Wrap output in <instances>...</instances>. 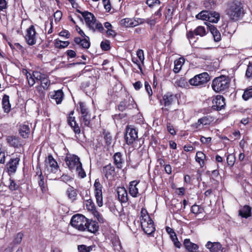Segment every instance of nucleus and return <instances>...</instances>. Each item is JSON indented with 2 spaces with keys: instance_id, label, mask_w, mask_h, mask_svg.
<instances>
[{
  "instance_id": "obj_1",
  "label": "nucleus",
  "mask_w": 252,
  "mask_h": 252,
  "mask_svg": "<svg viewBox=\"0 0 252 252\" xmlns=\"http://www.w3.org/2000/svg\"><path fill=\"white\" fill-rule=\"evenodd\" d=\"M225 12L229 19L234 21L241 20L245 14L244 4L239 0L227 2Z\"/></svg>"
},
{
  "instance_id": "obj_2",
  "label": "nucleus",
  "mask_w": 252,
  "mask_h": 252,
  "mask_svg": "<svg viewBox=\"0 0 252 252\" xmlns=\"http://www.w3.org/2000/svg\"><path fill=\"white\" fill-rule=\"evenodd\" d=\"M230 82L231 79L228 76L221 75L213 80L211 87L215 92L224 94L228 91Z\"/></svg>"
},
{
  "instance_id": "obj_3",
  "label": "nucleus",
  "mask_w": 252,
  "mask_h": 252,
  "mask_svg": "<svg viewBox=\"0 0 252 252\" xmlns=\"http://www.w3.org/2000/svg\"><path fill=\"white\" fill-rule=\"evenodd\" d=\"M140 221L141 228L143 231L149 236H154L156 228L154 221L148 214L147 209L142 208L140 212Z\"/></svg>"
},
{
  "instance_id": "obj_4",
  "label": "nucleus",
  "mask_w": 252,
  "mask_h": 252,
  "mask_svg": "<svg viewBox=\"0 0 252 252\" xmlns=\"http://www.w3.org/2000/svg\"><path fill=\"white\" fill-rule=\"evenodd\" d=\"M158 98L159 99L160 104L163 106L161 109L162 111H168L171 106L174 105L178 100V94L168 91L162 94L161 98L159 99L158 97Z\"/></svg>"
},
{
  "instance_id": "obj_5",
  "label": "nucleus",
  "mask_w": 252,
  "mask_h": 252,
  "mask_svg": "<svg viewBox=\"0 0 252 252\" xmlns=\"http://www.w3.org/2000/svg\"><path fill=\"white\" fill-rule=\"evenodd\" d=\"M210 80L209 74L206 72H204L197 74L190 79L189 80V83L191 86L201 88L205 87Z\"/></svg>"
},
{
  "instance_id": "obj_6",
  "label": "nucleus",
  "mask_w": 252,
  "mask_h": 252,
  "mask_svg": "<svg viewBox=\"0 0 252 252\" xmlns=\"http://www.w3.org/2000/svg\"><path fill=\"white\" fill-rule=\"evenodd\" d=\"M87 223V218L80 214L73 215L70 222L73 227L80 231H85L86 230Z\"/></svg>"
},
{
  "instance_id": "obj_7",
  "label": "nucleus",
  "mask_w": 252,
  "mask_h": 252,
  "mask_svg": "<svg viewBox=\"0 0 252 252\" xmlns=\"http://www.w3.org/2000/svg\"><path fill=\"white\" fill-rule=\"evenodd\" d=\"M45 171L48 174L50 173H56L59 170V166L56 160L51 154H48L44 160Z\"/></svg>"
},
{
  "instance_id": "obj_8",
  "label": "nucleus",
  "mask_w": 252,
  "mask_h": 252,
  "mask_svg": "<svg viewBox=\"0 0 252 252\" xmlns=\"http://www.w3.org/2000/svg\"><path fill=\"white\" fill-rule=\"evenodd\" d=\"M124 138L128 145H131L138 138V130L132 126H127Z\"/></svg>"
},
{
  "instance_id": "obj_9",
  "label": "nucleus",
  "mask_w": 252,
  "mask_h": 252,
  "mask_svg": "<svg viewBox=\"0 0 252 252\" xmlns=\"http://www.w3.org/2000/svg\"><path fill=\"white\" fill-rule=\"evenodd\" d=\"M64 160L69 169L71 171L78 167H81L82 164L79 158L77 156L69 153L66 154Z\"/></svg>"
},
{
  "instance_id": "obj_10",
  "label": "nucleus",
  "mask_w": 252,
  "mask_h": 252,
  "mask_svg": "<svg viewBox=\"0 0 252 252\" xmlns=\"http://www.w3.org/2000/svg\"><path fill=\"white\" fill-rule=\"evenodd\" d=\"M33 75L37 82H40L39 86L42 87L44 89L49 90L51 85V81L49 76L45 73H42L40 71H33Z\"/></svg>"
},
{
  "instance_id": "obj_11",
  "label": "nucleus",
  "mask_w": 252,
  "mask_h": 252,
  "mask_svg": "<svg viewBox=\"0 0 252 252\" xmlns=\"http://www.w3.org/2000/svg\"><path fill=\"white\" fill-rule=\"evenodd\" d=\"M94 194L96 199V202L99 207H102L103 205L102 189L103 186L100 183L99 179L94 181Z\"/></svg>"
},
{
  "instance_id": "obj_12",
  "label": "nucleus",
  "mask_w": 252,
  "mask_h": 252,
  "mask_svg": "<svg viewBox=\"0 0 252 252\" xmlns=\"http://www.w3.org/2000/svg\"><path fill=\"white\" fill-rule=\"evenodd\" d=\"M101 173L102 177L107 181L114 180L117 176L115 167L111 163L104 166L102 168Z\"/></svg>"
},
{
  "instance_id": "obj_13",
  "label": "nucleus",
  "mask_w": 252,
  "mask_h": 252,
  "mask_svg": "<svg viewBox=\"0 0 252 252\" xmlns=\"http://www.w3.org/2000/svg\"><path fill=\"white\" fill-rule=\"evenodd\" d=\"M86 206L87 210L90 212L100 223L104 222L102 215L96 210L95 205L91 199L86 200Z\"/></svg>"
},
{
  "instance_id": "obj_14",
  "label": "nucleus",
  "mask_w": 252,
  "mask_h": 252,
  "mask_svg": "<svg viewBox=\"0 0 252 252\" xmlns=\"http://www.w3.org/2000/svg\"><path fill=\"white\" fill-rule=\"evenodd\" d=\"M36 32L33 25H31L26 31L24 36L26 43L30 46H32L36 43Z\"/></svg>"
},
{
  "instance_id": "obj_15",
  "label": "nucleus",
  "mask_w": 252,
  "mask_h": 252,
  "mask_svg": "<svg viewBox=\"0 0 252 252\" xmlns=\"http://www.w3.org/2000/svg\"><path fill=\"white\" fill-rule=\"evenodd\" d=\"M20 161V156L16 155L13 156L6 163L7 171L9 175L14 174L17 169Z\"/></svg>"
},
{
  "instance_id": "obj_16",
  "label": "nucleus",
  "mask_w": 252,
  "mask_h": 252,
  "mask_svg": "<svg viewBox=\"0 0 252 252\" xmlns=\"http://www.w3.org/2000/svg\"><path fill=\"white\" fill-rule=\"evenodd\" d=\"M207 32L204 26H199L197 27L194 30H189L187 31L186 33L187 38L189 42L193 40L195 36H199L203 37L207 34Z\"/></svg>"
},
{
  "instance_id": "obj_17",
  "label": "nucleus",
  "mask_w": 252,
  "mask_h": 252,
  "mask_svg": "<svg viewBox=\"0 0 252 252\" xmlns=\"http://www.w3.org/2000/svg\"><path fill=\"white\" fill-rule=\"evenodd\" d=\"M6 141L10 147L15 149H20L25 144L24 141L20 137L13 135L7 136Z\"/></svg>"
},
{
  "instance_id": "obj_18",
  "label": "nucleus",
  "mask_w": 252,
  "mask_h": 252,
  "mask_svg": "<svg viewBox=\"0 0 252 252\" xmlns=\"http://www.w3.org/2000/svg\"><path fill=\"white\" fill-rule=\"evenodd\" d=\"M225 98L222 95H216L212 99V105L211 106V109L213 111H217L223 109L225 106Z\"/></svg>"
},
{
  "instance_id": "obj_19",
  "label": "nucleus",
  "mask_w": 252,
  "mask_h": 252,
  "mask_svg": "<svg viewBox=\"0 0 252 252\" xmlns=\"http://www.w3.org/2000/svg\"><path fill=\"white\" fill-rule=\"evenodd\" d=\"M96 84V78L94 76H84L81 82V87L83 89H88L93 90L95 88Z\"/></svg>"
},
{
  "instance_id": "obj_20",
  "label": "nucleus",
  "mask_w": 252,
  "mask_h": 252,
  "mask_svg": "<svg viewBox=\"0 0 252 252\" xmlns=\"http://www.w3.org/2000/svg\"><path fill=\"white\" fill-rule=\"evenodd\" d=\"M135 105L136 103L132 97H130L121 101L117 107L120 111L123 112L126 109H132L134 108Z\"/></svg>"
},
{
  "instance_id": "obj_21",
  "label": "nucleus",
  "mask_w": 252,
  "mask_h": 252,
  "mask_svg": "<svg viewBox=\"0 0 252 252\" xmlns=\"http://www.w3.org/2000/svg\"><path fill=\"white\" fill-rule=\"evenodd\" d=\"M77 12L80 13L83 17L84 18L85 23L90 29L93 25H94L96 21V19L94 17V15L88 11H85L82 12L79 9H77Z\"/></svg>"
},
{
  "instance_id": "obj_22",
  "label": "nucleus",
  "mask_w": 252,
  "mask_h": 252,
  "mask_svg": "<svg viewBox=\"0 0 252 252\" xmlns=\"http://www.w3.org/2000/svg\"><path fill=\"white\" fill-rule=\"evenodd\" d=\"M139 180H135L130 181L128 186L129 194L133 198H137L140 195L139 192L138 185L140 183Z\"/></svg>"
},
{
  "instance_id": "obj_23",
  "label": "nucleus",
  "mask_w": 252,
  "mask_h": 252,
  "mask_svg": "<svg viewBox=\"0 0 252 252\" xmlns=\"http://www.w3.org/2000/svg\"><path fill=\"white\" fill-rule=\"evenodd\" d=\"M64 96V93L62 89L51 91L48 94L49 99L55 100L57 104H60L62 102Z\"/></svg>"
},
{
  "instance_id": "obj_24",
  "label": "nucleus",
  "mask_w": 252,
  "mask_h": 252,
  "mask_svg": "<svg viewBox=\"0 0 252 252\" xmlns=\"http://www.w3.org/2000/svg\"><path fill=\"white\" fill-rule=\"evenodd\" d=\"M162 7H160L159 9L153 14L150 18L146 19V23L151 27V28L154 27L156 24L159 21V19L162 16L161 11Z\"/></svg>"
},
{
  "instance_id": "obj_25",
  "label": "nucleus",
  "mask_w": 252,
  "mask_h": 252,
  "mask_svg": "<svg viewBox=\"0 0 252 252\" xmlns=\"http://www.w3.org/2000/svg\"><path fill=\"white\" fill-rule=\"evenodd\" d=\"M31 132V127L28 123L25 122L19 126L18 133L24 139L29 138Z\"/></svg>"
},
{
  "instance_id": "obj_26",
  "label": "nucleus",
  "mask_w": 252,
  "mask_h": 252,
  "mask_svg": "<svg viewBox=\"0 0 252 252\" xmlns=\"http://www.w3.org/2000/svg\"><path fill=\"white\" fill-rule=\"evenodd\" d=\"M73 41L76 45H78L79 47L82 49H88L91 46L89 36H86L83 37V38L80 37H76L74 38Z\"/></svg>"
},
{
  "instance_id": "obj_27",
  "label": "nucleus",
  "mask_w": 252,
  "mask_h": 252,
  "mask_svg": "<svg viewBox=\"0 0 252 252\" xmlns=\"http://www.w3.org/2000/svg\"><path fill=\"white\" fill-rule=\"evenodd\" d=\"M205 247L210 252H223V248L220 242L208 241Z\"/></svg>"
},
{
  "instance_id": "obj_28",
  "label": "nucleus",
  "mask_w": 252,
  "mask_h": 252,
  "mask_svg": "<svg viewBox=\"0 0 252 252\" xmlns=\"http://www.w3.org/2000/svg\"><path fill=\"white\" fill-rule=\"evenodd\" d=\"M101 136L104 139L105 147L109 148L113 141L112 133L108 130L103 128L101 131Z\"/></svg>"
},
{
  "instance_id": "obj_29",
  "label": "nucleus",
  "mask_w": 252,
  "mask_h": 252,
  "mask_svg": "<svg viewBox=\"0 0 252 252\" xmlns=\"http://www.w3.org/2000/svg\"><path fill=\"white\" fill-rule=\"evenodd\" d=\"M183 246L189 252H199V246L192 242L189 239H185L183 242Z\"/></svg>"
},
{
  "instance_id": "obj_30",
  "label": "nucleus",
  "mask_w": 252,
  "mask_h": 252,
  "mask_svg": "<svg viewBox=\"0 0 252 252\" xmlns=\"http://www.w3.org/2000/svg\"><path fill=\"white\" fill-rule=\"evenodd\" d=\"M113 163L116 168L121 169L123 165L125 163V159L123 158V155L120 152L115 153L113 156Z\"/></svg>"
},
{
  "instance_id": "obj_31",
  "label": "nucleus",
  "mask_w": 252,
  "mask_h": 252,
  "mask_svg": "<svg viewBox=\"0 0 252 252\" xmlns=\"http://www.w3.org/2000/svg\"><path fill=\"white\" fill-rule=\"evenodd\" d=\"M208 30L210 32L214 38V40L218 42L221 39V34L217 28L211 24L207 25Z\"/></svg>"
},
{
  "instance_id": "obj_32",
  "label": "nucleus",
  "mask_w": 252,
  "mask_h": 252,
  "mask_svg": "<svg viewBox=\"0 0 252 252\" xmlns=\"http://www.w3.org/2000/svg\"><path fill=\"white\" fill-rule=\"evenodd\" d=\"M99 228V226L97 222L93 220L87 219L86 230L88 231L95 234L98 231Z\"/></svg>"
},
{
  "instance_id": "obj_33",
  "label": "nucleus",
  "mask_w": 252,
  "mask_h": 252,
  "mask_svg": "<svg viewBox=\"0 0 252 252\" xmlns=\"http://www.w3.org/2000/svg\"><path fill=\"white\" fill-rule=\"evenodd\" d=\"M78 192L77 189L69 186V187L66 190L65 194L68 199L71 200V202H74L77 199Z\"/></svg>"
},
{
  "instance_id": "obj_34",
  "label": "nucleus",
  "mask_w": 252,
  "mask_h": 252,
  "mask_svg": "<svg viewBox=\"0 0 252 252\" xmlns=\"http://www.w3.org/2000/svg\"><path fill=\"white\" fill-rule=\"evenodd\" d=\"M1 104L4 113L8 114L11 109V105L10 103L9 95L6 94H3L2 98Z\"/></svg>"
},
{
  "instance_id": "obj_35",
  "label": "nucleus",
  "mask_w": 252,
  "mask_h": 252,
  "mask_svg": "<svg viewBox=\"0 0 252 252\" xmlns=\"http://www.w3.org/2000/svg\"><path fill=\"white\" fill-rule=\"evenodd\" d=\"M195 161L201 168L205 165V161L207 160L206 155L202 151H197L195 156Z\"/></svg>"
},
{
  "instance_id": "obj_36",
  "label": "nucleus",
  "mask_w": 252,
  "mask_h": 252,
  "mask_svg": "<svg viewBox=\"0 0 252 252\" xmlns=\"http://www.w3.org/2000/svg\"><path fill=\"white\" fill-rule=\"evenodd\" d=\"M117 193L119 199L122 203H126L128 201L127 191L124 187L119 188Z\"/></svg>"
},
{
  "instance_id": "obj_37",
  "label": "nucleus",
  "mask_w": 252,
  "mask_h": 252,
  "mask_svg": "<svg viewBox=\"0 0 252 252\" xmlns=\"http://www.w3.org/2000/svg\"><path fill=\"white\" fill-rule=\"evenodd\" d=\"M239 215L244 218H248L252 215V208L249 205H244L239 210Z\"/></svg>"
},
{
  "instance_id": "obj_38",
  "label": "nucleus",
  "mask_w": 252,
  "mask_h": 252,
  "mask_svg": "<svg viewBox=\"0 0 252 252\" xmlns=\"http://www.w3.org/2000/svg\"><path fill=\"white\" fill-rule=\"evenodd\" d=\"M67 124L71 127L75 134H79L81 133V128L75 120V118H70Z\"/></svg>"
},
{
  "instance_id": "obj_39",
  "label": "nucleus",
  "mask_w": 252,
  "mask_h": 252,
  "mask_svg": "<svg viewBox=\"0 0 252 252\" xmlns=\"http://www.w3.org/2000/svg\"><path fill=\"white\" fill-rule=\"evenodd\" d=\"M185 62V59L184 57H180L174 61V67L173 71L175 73H178L180 72Z\"/></svg>"
},
{
  "instance_id": "obj_40",
  "label": "nucleus",
  "mask_w": 252,
  "mask_h": 252,
  "mask_svg": "<svg viewBox=\"0 0 252 252\" xmlns=\"http://www.w3.org/2000/svg\"><path fill=\"white\" fill-rule=\"evenodd\" d=\"M76 110L81 115L87 114L90 112L86 103L82 101L78 102Z\"/></svg>"
},
{
  "instance_id": "obj_41",
  "label": "nucleus",
  "mask_w": 252,
  "mask_h": 252,
  "mask_svg": "<svg viewBox=\"0 0 252 252\" xmlns=\"http://www.w3.org/2000/svg\"><path fill=\"white\" fill-rule=\"evenodd\" d=\"M90 30H92L93 32H94L96 31L101 33H104L105 30L104 29L102 24L99 21H96L94 25H93Z\"/></svg>"
},
{
  "instance_id": "obj_42",
  "label": "nucleus",
  "mask_w": 252,
  "mask_h": 252,
  "mask_svg": "<svg viewBox=\"0 0 252 252\" xmlns=\"http://www.w3.org/2000/svg\"><path fill=\"white\" fill-rule=\"evenodd\" d=\"M91 120V114L89 113L81 115L80 117V120L82 122V123L84 124V126H87L88 127H92V124L90 122Z\"/></svg>"
},
{
  "instance_id": "obj_43",
  "label": "nucleus",
  "mask_w": 252,
  "mask_h": 252,
  "mask_svg": "<svg viewBox=\"0 0 252 252\" xmlns=\"http://www.w3.org/2000/svg\"><path fill=\"white\" fill-rule=\"evenodd\" d=\"M95 248V245L94 244L89 246H87L84 244H81L77 246V250L78 252H91L93 250H94Z\"/></svg>"
},
{
  "instance_id": "obj_44",
  "label": "nucleus",
  "mask_w": 252,
  "mask_h": 252,
  "mask_svg": "<svg viewBox=\"0 0 252 252\" xmlns=\"http://www.w3.org/2000/svg\"><path fill=\"white\" fill-rule=\"evenodd\" d=\"M220 14L216 11H211L208 22L217 23L220 20Z\"/></svg>"
},
{
  "instance_id": "obj_45",
  "label": "nucleus",
  "mask_w": 252,
  "mask_h": 252,
  "mask_svg": "<svg viewBox=\"0 0 252 252\" xmlns=\"http://www.w3.org/2000/svg\"><path fill=\"white\" fill-rule=\"evenodd\" d=\"M210 11V10H202L195 16V18L198 20L208 21Z\"/></svg>"
},
{
  "instance_id": "obj_46",
  "label": "nucleus",
  "mask_w": 252,
  "mask_h": 252,
  "mask_svg": "<svg viewBox=\"0 0 252 252\" xmlns=\"http://www.w3.org/2000/svg\"><path fill=\"white\" fill-rule=\"evenodd\" d=\"M70 44L68 41H62L59 39L54 40V46L58 49H63L67 47Z\"/></svg>"
},
{
  "instance_id": "obj_47",
  "label": "nucleus",
  "mask_w": 252,
  "mask_h": 252,
  "mask_svg": "<svg viewBox=\"0 0 252 252\" xmlns=\"http://www.w3.org/2000/svg\"><path fill=\"white\" fill-rule=\"evenodd\" d=\"M120 24L123 27H134V21L132 19L129 18H126L120 21Z\"/></svg>"
},
{
  "instance_id": "obj_48",
  "label": "nucleus",
  "mask_w": 252,
  "mask_h": 252,
  "mask_svg": "<svg viewBox=\"0 0 252 252\" xmlns=\"http://www.w3.org/2000/svg\"><path fill=\"white\" fill-rule=\"evenodd\" d=\"M236 161V157L234 153L228 154L226 156V162L227 166L230 168H232Z\"/></svg>"
},
{
  "instance_id": "obj_49",
  "label": "nucleus",
  "mask_w": 252,
  "mask_h": 252,
  "mask_svg": "<svg viewBox=\"0 0 252 252\" xmlns=\"http://www.w3.org/2000/svg\"><path fill=\"white\" fill-rule=\"evenodd\" d=\"M217 5L216 0H204L203 5L208 10L213 9Z\"/></svg>"
},
{
  "instance_id": "obj_50",
  "label": "nucleus",
  "mask_w": 252,
  "mask_h": 252,
  "mask_svg": "<svg viewBox=\"0 0 252 252\" xmlns=\"http://www.w3.org/2000/svg\"><path fill=\"white\" fill-rule=\"evenodd\" d=\"M9 184L8 186V188L11 191L19 190L20 189V185L15 181L10 178L9 179Z\"/></svg>"
},
{
  "instance_id": "obj_51",
  "label": "nucleus",
  "mask_w": 252,
  "mask_h": 252,
  "mask_svg": "<svg viewBox=\"0 0 252 252\" xmlns=\"http://www.w3.org/2000/svg\"><path fill=\"white\" fill-rule=\"evenodd\" d=\"M203 126H209L213 121V118L210 116H205L199 119Z\"/></svg>"
},
{
  "instance_id": "obj_52",
  "label": "nucleus",
  "mask_w": 252,
  "mask_h": 252,
  "mask_svg": "<svg viewBox=\"0 0 252 252\" xmlns=\"http://www.w3.org/2000/svg\"><path fill=\"white\" fill-rule=\"evenodd\" d=\"M190 212L195 215H197L204 212V208L201 206L195 204L191 206Z\"/></svg>"
},
{
  "instance_id": "obj_53",
  "label": "nucleus",
  "mask_w": 252,
  "mask_h": 252,
  "mask_svg": "<svg viewBox=\"0 0 252 252\" xmlns=\"http://www.w3.org/2000/svg\"><path fill=\"white\" fill-rule=\"evenodd\" d=\"M190 128L193 132H196L202 130L203 126L198 119L196 122L190 125Z\"/></svg>"
},
{
  "instance_id": "obj_54",
  "label": "nucleus",
  "mask_w": 252,
  "mask_h": 252,
  "mask_svg": "<svg viewBox=\"0 0 252 252\" xmlns=\"http://www.w3.org/2000/svg\"><path fill=\"white\" fill-rule=\"evenodd\" d=\"M245 77L249 80H252V61H250L247 65Z\"/></svg>"
},
{
  "instance_id": "obj_55",
  "label": "nucleus",
  "mask_w": 252,
  "mask_h": 252,
  "mask_svg": "<svg viewBox=\"0 0 252 252\" xmlns=\"http://www.w3.org/2000/svg\"><path fill=\"white\" fill-rule=\"evenodd\" d=\"M242 97L244 100H248L252 97V86L250 87L245 90Z\"/></svg>"
},
{
  "instance_id": "obj_56",
  "label": "nucleus",
  "mask_w": 252,
  "mask_h": 252,
  "mask_svg": "<svg viewBox=\"0 0 252 252\" xmlns=\"http://www.w3.org/2000/svg\"><path fill=\"white\" fill-rule=\"evenodd\" d=\"M175 84L177 86L181 88H186L188 86L187 80L184 77H181L179 79L177 80L175 82Z\"/></svg>"
},
{
  "instance_id": "obj_57",
  "label": "nucleus",
  "mask_w": 252,
  "mask_h": 252,
  "mask_svg": "<svg viewBox=\"0 0 252 252\" xmlns=\"http://www.w3.org/2000/svg\"><path fill=\"white\" fill-rule=\"evenodd\" d=\"M100 47L104 51L109 50L111 48L110 41L107 39L102 41L100 43Z\"/></svg>"
},
{
  "instance_id": "obj_58",
  "label": "nucleus",
  "mask_w": 252,
  "mask_h": 252,
  "mask_svg": "<svg viewBox=\"0 0 252 252\" xmlns=\"http://www.w3.org/2000/svg\"><path fill=\"white\" fill-rule=\"evenodd\" d=\"M35 88L38 96L41 98H44L46 94L45 91L48 90V89H44L39 85L37 86Z\"/></svg>"
},
{
  "instance_id": "obj_59",
  "label": "nucleus",
  "mask_w": 252,
  "mask_h": 252,
  "mask_svg": "<svg viewBox=\"0 0 252 252\" xmlns=\"http://www.w3.org/2000/svg\"><path fill=\"white\" fill-rule=\"evenodd\" d=\"M166 128L167 131L172 135L174 136L176 134V131L173 125L170 122H167L166 124Z\"/></svg>"
},
{
  "instance_id": "obj_60",
  "label": "nucleus",
  "mask_w": 252,
  "mask_h": 252,
  "mask_svg": "<svg viewBox=\"0 0 252 252\" xmlns=\"http://www.w3.org/2000/svg\"><path fill=\"white\" fill-rule=\"evenodd\" d=\"M26 76L29 85L30 87L33 86L35 83V78L33 75H32L29 72H27Z\"/></svg>"
},
{
  "instance_id": "obj_61",
  "label": "nucleus",
  "mask_w": 252,
  "mask_h": 252,
  "mask_svg": "<svg viewBox=\"0 0 252 252\" xmlns=\"http://www.w3.org/2000/svg\"><path fill=\"white\" fill-rule=\"evenodd\" d=\"M146 3L148 6L152 8L156 5H158L161 3L159 0H146Z\"/></svg>"
},
{
  "instance_id": "obj_62",
  "label": "nucleus",
  "mask_w": 252,
  "mask_h": 252,
  "mask_svg": "<svg viewBox=\"0 0 252 252\" xmlns=\"http://www.w3.org/2000/svg\"><path fill=\"white\" fill-rule=\"evenodd\" d=\"M38 184L40 187L42 192H45L47 190V182H44V179L38 181Z\"/></svg>"
},
{
  "instance_id": "obj_63",
  "label": "nucleus",
  "mask_w": 252,
  "mask_h": 252,
  "mask_svg": "<svg viewBox=\"0 0 252 252\" xmlns=\"http://www.w3.org/2000/svg\"><path fill=\"white\" fill-rule=\"evenodd\" d=\"M75 170L77 172L79 177H80L81 178H84L86 176V172L82 168V164L81 167H78Z\"/></svg>"
},
{
  "instance_id": "obj_64",
  "label": "nucleus",
  "mask_w": 252,
  "mask_h": 252,
  "mask_svg": "<svg viewBox=\"0 0 252 252\" xmlns=\"http://www.w3.org/2000/svg\"><path fill=\"white\" fill-rule=\"evenodd\" d=\"M136 55L138 58L139 61L141 62L142 64H143L144 61L145 59L143 50L140 49H138L136 52Z\"/></svg>"
}]
</instances>
